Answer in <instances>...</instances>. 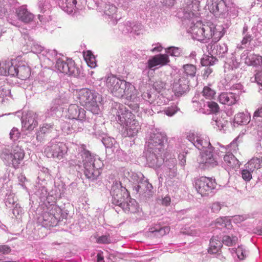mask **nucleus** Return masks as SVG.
I'll list each match as a JSON object with an SVG mask.
<instances>
[{
    "instance_id": "obj_1",
    "label": "nucleus",
    "mask_w": 262,
    "mask_h": 262,
    "mask_svg": "<svg viewBox=\"0 0 262 262\" xmlns=\"http://www.w3.org/2000/svg\"><path fill=\"white\" fill-rule=\"evenodd\" d=\"M187 139L199 150H203L198 158L199 167L202 169L213 168L218 165L217 157L225 152L215 149L211 145L209 138L198 132L190 131L186 134Z\"/></svg>"
},
{
    "instance_id": "obj_2",
    "label": "nucleus",
    "mask_w": 262,
    "mask_h": 262,
    "mask_svg": "<svg viewBox=\"0 0 262 262\" xmlns=\"http://www.w3.org/2000/svg\"><path fill=\"white\" fill-rule=\"evenodd\" d=\"M188 19L186 22L185 19H182V24L194 39L204 41L213 37V40L216 41L224 35L223 29L221 26L216 27L210 22L203 24L199 16L188 18Z\"/></svg>"
},
{
    "instance_id": "obj_3",
    "label": "nucleus",
    "mask_w": 262,
    "mask_h": 262,
    "mask_svg": "<svg viewBox=\"0 0 262 262\" xmlns=\"http://www.w3.org/2000/svg\"><path fill=\"white\" fill-rule=\"evenodd\" d=\"M106 85L111 93L117 98H122L123 96L127 100H129L128 107L133 111H138L139 107H142V103L140 105L136 102L140 100L138 97V91L134 85L125 80H121L116 76L110 75L106 79Z\"/></svg>"
},
{
    "instance_id": "obj_4",
    "label": "nucleus",
    "mask_w": 262,
    "mask_h": 262,
    "mask_svg": "<svg viewBox=\"0 0 262 262\" xmlns=\"http://www.w3.org/2000/svg\"><path fill=\"white\" fill-rule=\"evenodd\" d=\"M112 203L120 207L126 213H135L140 210V208L135 199L130 198L125 187L122 186L120 181L114 182L111 190Z\"/></svg>"
},
{
    "instance_id": "obj_5",
    "label": "nucleus",
    "mask_w": 262,
    "mask_h": 262,
    "mask_svg": "<svg viewBox=\"0 0 262 262\" xmlns=\"http://www.w3.org/2000/svg\"><path fill=\"white\" fill-rule=\"evenodd\" d=\"M79 151L83 159L84 175L91 181L96 180L101 173L100 169L103 165L102 162L98 156L92 155L86 150L84 145L79 147Z\"/></svg>"
},
{
    "instance_id": "obj_6",
    "label": "nucleus",
    "mask_w": 262,
    "mask_h": 262,
    "mask_svg": "<svg viewBox=\"0 0 262 262\" xmlns=\"http://www.w3.org/2000/svg\"><path fill=\"white\" fill-rule=\"evenodd\" d=\"M75 96L80 104L93 114L100 112L99 104L102 101L101 96L95 91L87 88L77 90Z\"/></svg>"
},
{
    "instance_id": "obj_7",
    "label": "nucleus",
    "mask_w": 262,
    "mask_h": 262,
    "mask_svg": "<svg viewBox=\"0 0 262 262\" xmlns=\"http://www.w3.org/2000/svg\"><path fill=\"white\" fill-rule=\"evenodd\" d=\"M138 95H139V94L138 92ZM141 96L142 99L141 101L140 96H138L140 100L136 102V103L140 105L141 103H142L143 105L142 106L144 108L140 106L139 110L138 111H134L135 112H138L140 110H141V111H143L146 114L148 113L149 114H151V112H153V106L156 105H162L166 104L167 102V99L162 95V94L159 95L152 89L143 93ZM135 103H136V102Z\"/></svg>"
},
{
    "instance_id": "obj_8",
    "label": "nucleus",
    "mask_w": 262,
    "mask_h": 262,
    "mask_svg": "<svg viewBox=\"0 0 262 262\" xmlns=\"http://www.w3.org/2000/svg\"><path fill=\"white\" fill-rule=\"evenodd\" d=\"M25 155L24 149L21 147L16 146L12 152L8 149H3L0 157L6 165H12L14 168H17L23 160Z\"/></svg>"
},
{
    "instance_id": "obj_9",
    "label": "nucleus",
    "mask_w": 262,
    "mask_h": 262,
    "mask_svg": "<svg viewBox=\"0 0 262 262\" xmlns=\"http://www.w3.org/2000/svg\"><path fill=\"white\" fill-rule=\"evenodd\" d=\"M237 149V144L235 141H233L227 147L221 146L220 149L216 150H223L225 152L221 154V156L217 157V159L224 156V161L225 164L229 168H235L239 167V161L233 155V152L236 151ZM219 161H218V164Z\"/></svg>"
},
{
    "instance_id": "obj_10",
    "label": "nucleus",
    "mask_w": 262,
    "mask_h": 262,
    "mask_svg": "<svg viewBox=\"0 0 262 262\" xmlns=\"http://www.w3.org/2000/svg\"><path fill=\"white\" fill-rule=\"evenodd\" d=\"M68 148L63 142L52 140L45 147L44 152L49 158L61 160L67 154Z\"/></svg>"
},
{
    "instance_id": "obj_11",
    "label": "nucleus",
    "mask_w": 262,
    "mask_h": 262,
    "mask_svg": "<svg viewBox=\"0 0 262 262\" xmlns=\"http://www.w3.org/2000/svg\"><path fill=\"white\" fill-rule=\"evenodd\" d=\"M55 68L60 72L70 76L76 77L79 74L74 60L60 54L56 61Z\"/></svg>"
},
{
    "instance_id": "obj_12",
    "label": "nucleus",
    "mask_w": 262,
    "mask_h": 262,
    "mask_svg": "<svg viewBox=\"0 0 262 262\" xmlns=\"http://www.w3.org/2000/svg\"><path fill=\"white\" fill-rule=\"evenodd\" d=\"M200 1L199 0H184L183 4V10L179 12L178 15L185 19V21H188V18L200 16L199 11L200 10Z\"/></svg>"
},
{
    "instance_id": "obj_13",
    "label": "nucleus",
    "mask_w": 262,
    "mask_h": 262,
    "mask_svg": "<svg viewBox=\"0 0 262 262\" xmlns=\"http://www.w3.org/2000/svg\"><path fill=\"white\" fill-rule=\"evenodd\" d=\"M116 121L123 126L127 124V122L135 118V115L126 106L122 104H116L111 111Z\"/></svg>"
},
{
    "instance_id": "obj_14",
    "label": "nucleus",
    "mask_w": 262,
    "mask_h": 262,
    "mask_svg": "<svg viewBox=\"0 0 262 262\" xmlns=\"http://www.w3.org/2000/svg\"><path fill=\"white\" fill-rule=\"evenodd\" d=\"M231 92L222 93L218 97L219 102L223 104L232 105L238 100L239 95L242 93L243 85L240 83L233 84Z\"/></svg>"
},
{
    "instance_id": "obj_15",
    "label": "nucleus",
    "mask_w": 262,
    "mask_h": 262,
    "mask_svg": "<svg viewBox=\"0 0 262 262\" xmlns=\"http://www.w3.org/2000/svg\"><path fill=\"white\" fill-rule=\"evenodd\" d=\"M26 70V74H21V78H25L29 76V68L25 66L17 67L13 64L11 60H6L0 62V75L15 76L18 74L19 72L21 73L22 70Z\"/></svg>"
},
{
    "instance_id": "obj_16",
    "label": "nucleus",
    "mask_w": 262,
    "mask_h": 262,
    "mask_svg": "<svg viewBox=\"0 0 262 262\" xmlns=\"http://www.w3.org/2000/svg\"><path fill=\"white\" fill-rule=\"evenodd\" d=\"M195 187L202 196L208 195L213 192L216 186L214 180L206 177H202L195 181Z\"/></svg>"
},
{
    "instance_id": "obj_17",
    "label": "nucleus",
    "mask_w": 262,
    "mask_h": 262,
    "mask_svg": "<svg viewBox=\"0 0 262 262\" xmlns=\"http://www.w3.org/2000/svg\"><path fill=\"white\" fill-rule=\"evenodd\" d=\"M166 141V135L164 133L156 132L151 133L148 140L147 148L158 150L159 152H163L164 148V143Z\"/></svg>"
},
{
    "instance_id": "obj_18",
    "label": "nucleus",
    "mask_w": 262,
    "mask_h": 262,
    "mask_svg": "<svg viewBox=\"0 0 262 262\" xmlns=\"http://www.w3.org/2000/svg\"><path fill=\"white\" fill-rule=\"evenodd\" d=\"M35 194L40 199L41 202L45 204L55 203L58 197L55 190H52L48 192L47 188L39 183L35 186Z\"/></svg>"
},
{
    "instance_id": "obj_19",
    "label": "nucleus",
    "mask_w": 262,
    "mask_h": 262,
    "mask_svg": "<svg viewBox=\"0 0 262 262\" xmlns=\"http://www.w3.org/2000/svg\"><path fill=\"white\" fill-rule=\"evenodd\" d=\"M194 106L199 109V111L203 114H209L218 112L219 107L217 103L214 101H205L202 99L199 101L198 97L195 96L192 100Z\"/></svg>"
},
{
    "instance_id": "obj_20",
    "label": "nucleus",
    "mask_w": 262,
    "mask_h": 262,
    "mask_svg": "<svg viewBox=\"0 0 262 262\" xmlns=\"http://www.w3.org/2000/svg\"><path fill=\"white\" fill-rule=\"evenodd\" d=\"M85 0H59V6L68 14L75 13L82 10L85 5Z\"/></svg>"
},
{
    "instance_id": "obj_21",
    "label": "nucleus",
    "mask_w": 262,
    "mask_h": 262,
    "mask_svg": "<svg viewBox=\"0 0 262 262\" xmlns=\"http://www.w3.org/2000/svg\"><path fill=\"white\" fill-rule=\"evenodd\" d=\"M162 152L158 151V150L156 151L155 150L146 148L144 155L147 164L149 167L157 168L162 165L164 162V159L162 156Z\"/></svg>"
},
{
    "instance_id": "obj_22",
    "label": "nucleus",
    "mask_w": 262,
    "mask_h": 262,
    "mask_svg": "<svg viewBox=\"0 0 262 262\" xmlns=\"http://www.w3.org/2000/svg\"><path fill=\"white\" fill-rule=\"evenodd\" d=\"M170 62L168 55L166 54H160L152 56L146 63V68L155 70L160 67L167 64Z\"/></svg>"
},
{
    "instance_id": "obj_23",
    "label": "nucleus",
    "mask_w": 262,
    "mask_h": 262,
    "mask_svg": "<svg viewBox=\"0 0 262 262\" xmlns=\"http://www.w3.org/2000/svg\"><path fill=\"white\" fill-rule=\"evenodd\" d=\"M38 114L29 112L21 120L22 128L24 130L31 131L38 125Z\"/></svg>"
},
{
    "instance_id": "obj_24",
    "label": "nucleus",
    "mask_w": 262,
    "mask_h": 262,
    "mask_svg": "<svg viewBox=\"0 0 262 262\" xmlns=\"http://www.w3.org/2000/svg\"><path fill=\"white\" fill-rule=\"evenodd\" d=\"M164 165L161 169L164 177H167L170 179L173 178L177 176V160L174 158H170L163 162Z\"/></svg>"
},
{
    "instance_id": "obj_25",
    "label": "nucleus",
    "mask_w": 262,
    "mask_h": 262,
    "mask_svg": "<svg viewBox=\"0 0 262 262\" xmlns=\"http://www.w3.org/2000/svg\"><path fill=\"white\" fill-rule=\"evenodd\" d=\"M189 79L185 76H180L178 79H175L172 85L173 91L177 95H182L189 88Z\"/></svg>"
},
{
    "instance_id": "obj_26",
    "label": "nucleus",
    "mask_w": 262,
    "mask_h": 262,
    "mask_svg": "<svg viewBox=\"0 0 262 262\" xmlns=\"http://www.w3.org/2000/svg\"><path fill=\"white\" fill-rule=\"evenodd\" d=\"M66 116L69 119L85 118L86 111L84 108L75 104L69 105Z\"/></svg>"
},
{
    "instance_id": "obj_27",
    "label": "nucleus",
    "mask_w": 262,
    "mask_h": 262,
    "mask_svg": "<svg viewBox=\"0 0 262 262\" xmlns=\"http://www.w3.org/2000/svg\"><path fill=\"white\" fill-rule=\"evenodd\" d=\"M256 155L245 165L250 170L253 172L262 167V147L260 145L256 147Z\"/></svg>"
},
{
    "instance_id": "obj_28",
    "label": "nucleus",
    "mask_w": 262,
    "mask_h": 262,
    "mask_svg": "<svg viewBox=\"0 0 262 262\" xmlns=\"http://www.w3.org/2000/svg\"><path fill=\"white\" fill-rule=\"evenodd\" d=\"M239 62L233 55L231 59L226 62L224 66V71L225 73H227V78L228 79L232 80L237 78V76H235V70L239 68Z\"/></svg>"
},
{
    "instance_id": "obj_29",
    "label": "nucleus",
    "mask_w": 262,
    "mask_h": 262,
    "mask_svg": "<svg viewBox=\"0 0 262 262\" xmlns=\"http://www.w3.org/2000/svg\"><path fill=\"white\" fill-rule=\"evenodd\" d=\"M208 4L205 7L206 9L213 13L215 16H220L223 14L225 9V3L222 0L207 1Z\"/></svg>"
},
{
    "instance_id": "obj_30",
    "label": "nucleus",
    "mask_w": 262,
    "mask_h": 262,
    "mask_svg": "<svg viewBox=\"0 0 262 262\" xmlns=\"http://www.w3.org/2000/svg\"><path fill=\"white\" fill-rule=\"evenodd\" d=\"M124 176L132 184L133 189L135 191V186L139 185L141 182H142L145 179V177L141 172H136L128 170H125L124 171Z\"/></svg>"
},
{
    "instance_id": "obj_31",
    "label": "nucleus",
    "mask_w": 262,
    "mask_h": 262,
    "mask_svg": "<svg viewBox=\"0 0 262 262\" xmlns=\"http://www.w3.org/2000/svg\"><path fill=\"white\" fill-rule=\"evenodd\" d=\"M117 8L113 4H106L104 7V14L105 18L110 19L112 24H116L117 21L121 18V15L117 13Z\"/></svg>"
},
{
    "instance_id": "obj_32",
    "label": "nucleus",
    "mask_w": 262,
    "mask_h": 262,
    "mask_svg": "<svg viewBox=\"0 0 262 262\" xmlns=\"http://www.w3.org/2000/svg\"><path fill=\"white\" fill-rule=\"evenodd\" d=\"M16 13L18 19L25 23H28L31 21L34 17L33 14L28 11L25 5L21 6L18 8L16 10Z\"/></svg>"
},
{
    "instance_id": "obj_33",
    "label": "nucleus",
    "mask_w": 262,
    "mask_h": 262,
    "mask_svg": "<svg viewBox=\"0 0 262 262\" xmlns=\"http://www.w3.org/2000/svg\"><path fill=\"white\" fill-rule=\"evenodd\" d=\"M123 127L125 128L126 135L129 137H133L136 135L140 129L139 123L136 120L135 118L128 121L127 124H125Z\"/></svg>"
},
{
    "instance_id": "obj_34",
    "label": "nucleus",
    "mask_w": 262,
    "mask_h": 262,
    "mask_svg": "<svg viewBox=\"0 0 262 262\" xmlns=\"http://www.w3.org/2000/svg\"><path fill=\"white\" fill-rule=\"evenodd\" d=\"M249 28L246 24H245L242 30L243 39L240 44H238L237 48L239 49H244L248 43H250L253 39L252 35L248 31Z\"/></svg>"
},
{
    "instance_id": "obj_35",
    "label": "nucleus",
    "mask_w": 262,
    "mask_h": 262,
    "mask_svg": "<svg viewBox=\"0 0 262 262\" xmlns=\"http://www.w3.org/2000/svg\"><path fill=\"white\" fill-rule=\"evenodd\" d=\"M222 247L221 237L218 236H213L210 241V246L208 252L211 254L217 253Z\"/></svg>"
},
{
    "instance_id": "obj_36",
    "label": "nucleus",
    "mask_w": 262,
    "mask_h": 262,
    "mask_svg": "<svg viewBox=\"0 0 262 262\" xmlns=\"http://www.w3.org/2000/svg\"><path fill=\"white\" fill-rule=\"evenodd\" d=\"M101 141L106 148L108 149H111L112 152H115L117 150L118 146L114 138L104 135V136L102 137Z\"/></svg>"
},
{
    "instance_id": "obj_37",
    "label": "nucleus",
    "mask_w": 262,
    "mask_h": 262,
    "mask_svg": "<svg viewBox=\"0 0 262 262\" xmlns=\"http://www.w3.org/2000/svg\"><path fill=\"white\" fill-rule=\"evenodd\" d=\"M170 229L168 226L161 227L160 225H157L154 227L149 229V232L153 234L154 236L160 237L169 233Z\"/></svg>"
},
{
    "instance_id": "obj_38",
    "label": "nucleus",
    "mask_w": 262,
    "mask_h": 262,
    "mask_svg": "<svg viewBox=\"0 0 262 262\" xmlns=\"http://www.w3.org/2000/svg\"><path fill=\"white\" fill-rule=\"evenodd\" d=\"M215 225L217 228H224L228 230L232 229L231 220L226 216L217 218L215 221Z\"/></svg>"
},
{
    "instance_id": "obj_39",
    "label": "nucleus",
    "mask_w": 262,
    "mask_h": 262,
    "mask_svg": "<svg viewBox=\"0 0 262 262\" xmlns=\"http://www.w3.org/2000/svg\"><path fill=\"white\" fill-rule=\"evenodd\" d=\"M46 205L47 207V211L46 212L50 214L53 217H56V220L58 221L61 211V209L57 206L55 203L46 204Z\"/></svg>"
},
{
    "instance_id": "obj_40",
    "label": "nucleus",
    "mask_w": 262,
    "mask_h": 262,
    "mask_svg": "<svg viewBox=\"0 0 262 262\" xmlns=\"http://www.w3.org/2000/svg\"><path fill=\"white\" fill-rule=\"evenodd\" d=\"M58 222L56 217H53L50 214L45 212L42 215V226L45 227H48L51 226H56Z\"/></svg>"
},
{
    "instance_id": "obj_41",
    "label": "nucleus",
    "mask_w": 262,
    "mask_h": 262,
    "mask_svg": "<svg viewBox=\"0 0 262 262\" xmlns=\"http://www.w3.org/2000/svg\"><path fill=\"white\" fill-rule=\"evenodd\" d=\"M184 72L181 75L182 76H185L186 78H193L195 76L196 68L193 64H186L183 67Z\"/></svg>"
},
{
    "instance_id": "obj_42",
    "label": "nucleus",
    "mask_w": 262,
    "mask_h": 262,
    "mask_svg": "<svg viewBox=\"0 0 262 262\" xmlns=\"http://www.w3.org/2000/svg\"><path fill=\"white\" fill-rule=\"evenodd\" d=\"M73 132H81L84 128V122L86 121L85 118H77L71 119Z\"/></svg>"
},
{
    "instance_id": "obj_43",
    "label": "nucleus",
    "mask_w": 262,
    "mask_h": 262,
    "mask_svg": "<svg viewBox=\"0 0 262 262\" xmlns=\"http://www.w3.org/2000/svg\"><path fill=\"white\" fill-rule=\"evenodd\" d=\"M250 116L244 113L237 114L234 118V123L238 125H245L249 122Z\"/></svg>"
},
{
    "instance_id": "obj_44",
    "label": "nucleus",
    "mask_w": 262,
    "mask_h": 262,
    "mask_svg": "<svg viewBox=\"0 0 262 262\" xmlns=\"http://www.w3.org/2000/svg\"><path fill=\"white\" fill-rule=\"evenodd\" d=\"M152 189V186L150 184L147 179H144L140 184L138 186H135V191L138 193H141L142 192H150Z\"/></svg>"
},
{
    "instance_id": "obj_45",
    "label": "nucleus",
    "mask_w": 262,
    "mask_h": 262,
    "mask_svg": "<svg viewBox=\"0 0 262 262\" xmlns=\"http://www.w3.org/2000/svg\"><path fill=\"white\" fill-rule=\"evenodd\" d=\"M237 240V236L231 233L230 235H223L221 241L222 245L224 244L227 246L230 247L234 246L236 244Z\"/></svg>"
},
{
    "instance_id": "obj_46",
    "label": "nucleus",
    "mask_w": 262,
    "mask_h": 262,
    "mask_svg": "<svg viewBox=\"0 0 262 262\" xmlns=\"http://www.w3.org/2000/svg\"><path fill=\"white\" fill-rule=\"evenodd\" d=\"M213 49L212 50V54L213 55H217L219 56L223 57L228 51L227 46L225 43L213 45ZM212 47V46H211V48Z\"/></svg>"
},
{
    "instance_id": "obj_47",
    "label": "nucleus",
    "mask_w": 262,
    "mask_h": 262,
    "mask_svg": "<svg viewBox=\"0 0 262 262\" xmlns=\"http://www.w3.org/2000/svg\"><path fill=\"white\" fill-rule=\"evenodd\" d=\"M211 123L212 125L214 126H216L219 129L221 130L224 129L228 122L224 118L222 117H218L215 115L213 117Z\"/></svg>"
},
{
    "instance_id": "obj_48",
    "label": "nucleus",
    "mask_w": 262,
    "mask_h": 262,
    "mask_svg": "<svg viewBox=\"0 0 262 262\" xmlns=\"http://www.w3.org/2000/svg\"><path fill=\"white\" fill-rule=\"evenodd\" d=\"M59 122L60 129L63 134L69 135L73 133L70 119L69 121L60 120Z\"/></svg>"
},
{
    "instance_id": "obj_49",
    "label": "nucleus",
    "mask_w": 262,
    "mask_h": 262,
    "mask_svg": "<svg viewBox=\"0 0 262 262\" xmlns=\"http://www.w3.org/2000/svg\"><path fill=\"white\" fill-rule=\"evenodd\" d=\"M5 205L8 208L13 207L16 204L17 199L15 194L11 192H7L4 199Z\"/></svg>"
},
{
    "instance_id": "obj_50",
    "label": "nucleus",
    "mask_w": 262,
    "mask_h": 262,
    "mask_svg": "<svg viewBox=\"0 0 262 262\" xmlns=\"http://www.w3.org/2000/svg\"><path fill=\"white\" fill-rule=\"evenodd\" d=\"M213 54L211 56L204 55L202 58L201 63L203 66L208 67L214 64L217 60L213 57Z\"/></svg>"
},
{
    "instance_id": "obj_51",
    "label": "nucleus",
    "mask_w": 262,
    "mask_h": 262,
    "mask_svg": "<svg viewBox=\"0 0 262 262\" xmlns=\"http://www.w3.org/2000/svg\"><path fill=\"white\" fill-rule=\"evenodd\" d=\"M84 57L89 67L91 68L96 67L95 57L91 51H88L86 53H84Z\"/></svg>"
},
{
    "instance_id": "obj_52",
    "label": "nucleus",
    "mask_w": 262,
    "mask_h": 262,
    "mask_svg": "<svg viewBox=\"0 0 262 262\" xmlns=\"http://www.w3.org/2000/svg\"><path fill=\"white\" fill-rule=\"evenodd\" d=\"M70 98V93L62 92L60 93L59 95L54 100V103L58 105L62 104L67 103L68 102Z\"/></svg>"
},
{
    "instance_id": "obj_53",
    "label": "nucleus",
    "mask_w": 262,
    "mask_h": 262,
    "mask_svg": "<svg viewBox=\"0 0 262 262\" xmlns=\"http://www.w3.org/2000/svg\"><path fill=\"white\" fill-rule=\"evenodd\" d=\"M152 90L159 95L163 94V92L166 89V83L161 80H158L155 81L153 84Z\"/></svg>"
},
{
    "instance_id": "obj_54",
    "label": "nucleus",
    "mask_w": 262,
    "mask_h": 262,
    "mask_svg": "<svg viewBox=\"0 0 262 262\" xmlns=\"http://www.w3.org/2000/svg\"><path fill=\"white\" fill-rule=\"evenodd\" d=\"M249 52L247 50H245L241 54V58L244 61L245 64L248 66H253L254 59L252 58L254 54L248 55Z\"/></svg>"
},
{
    "instance_id": "obj_55",
    "label": "nucleus",
    "mask_w": 262,
    "mask_h": 262,
    "mask_svg": "<svg viewBox=\"0 0 262 262\" xmlns=\"http://www.w3.org/2000/svg\"><path fill=\"white\" fill-rule=\"evenodd\" d=\"M39 9L42 14L49 11L51 7L49 0H40L38 4Z\"/></svg>"
},
{
    "instance_id": "obj_56",
    "label": "nucleus",
    "mask_w": 262,
    "mask_h": 262,
    "mask_svg": "<svg viewBox=\"0 0 262 262\" xmlns=\"http://www.w3.org/2000/svg\"><path fill=\"white\" fill-rule=\"evenodd\" d=\"M203 96L208 100H211L213 98L215 92V91L208 86H204L202 91Z\"/></svg>"
},
{
    "instance_id": "obj_57",
    "label": "nucleus",
    "mask_w": 262,
    "mask_h": 262,
    "mask_svg": "<svg viewBox=\"0 0 262 262\" xmlns=\"http://www.w3.org/2000/svg\"><path fill=\"white\" fill-rule=\"evenodd\" d=\"M166 52L171 56L179 57L181 55L182 50L180 48L170 47L166 49Z\"/></svg>"
},
{
    "instance_id": "obj_58",
    "label": "nucleus",
    "mask_w": 262,
    "mask_h": 262,
    "mask_svg": "<svg viewBox=\"0 0 262 262\" xmlns=\"http://www.w3.org/2000/svg\"><path fill=\"white\" fill-rule=\"evenodd\" d=\"M236 253L239 259L243 260L248 255V251L243 246H241L236 249Z\"/></svg>"
},
{
    "instance_id": "obj_59",
    "label": "nucleus",
    "mask_w": 262,
    "mask_h": 262,
    "mask_svg": "<svg viewBox=\"0 0 262 262\" xmlns=\"http://www.w3.org/2000/svg\"><path fill=\"white\" fill-rule=\"evenodd\" d=\"M9 135L10 139L13 142H15L20 137V133L17 128L14 127L11 129Z\"/></svg>"
},
{
    "instance_id": "obj_60",
    "label": "nucleus",
    "mask_w": 262,
    "mask_h": 262,
    "mask_svg": "<svg viewBox=\"0 0 262 262\" xmlns=\"http://www.w3.org/2000/svg\"><path fill=\"white\" fill-rule=\"evenodd\" d=\"M253 172V171L250 170L247 166L245 165V168L241 170V175L242 178L245 181H249L252 179V173Z\"/></svg>"
},
{
    "instance_id": "obj_61",
    "label": "nucleus",
    "mask_w": 262,
    "mask_h": 262,
    "mask_svg": "<svg viewBox=\"0 0 262 262\" xmlns=\"http://www.w3.org/2000/svg\"><path fill=\"white\" fill-rule=\"evenodd\" d=\"M44 53L43 55L46 56L49 60H53V58H55L56 61L57 58L59 57V54L58 55L57 52L55 50H45Z\"/></svg>"
},
{
    "instance_id": "obj_62",
    "label": "nucleus",
    "mask_w": 262,
    "mask_h": 262,
    "mask_svg": "<svg viewBox=\"0 0 262 262\" xmlns=\"http://www.w3.org/2000/svg\"><path fill=\"white\" fill-rule=\"evenodd\" d=\"M53 128V125L51 124H44L40 128L39 130L37 133V138L41 135L49 133Z\"/></svg>"
},
{
    "instance_id": "obj_63",
    "label": "nucleus",
    "mask_w": 262,
    "mask_h": 262,
    "mask_svg": "<svg viewBox=\"0 0 262 262\" xmlns=\"http://www.w3.org/2000/svg\"><path fill=\"white\" fill-rule=\"evenodd\" d=\"M251 80L256 82L258 85L261 87V88H259V89L262 90V69L257 71L254 75V77L251 78Z\"/></svg>"
},
{
    "instance_id": "obj_64",
    "label": "nucleus",
    "mask_w": 262,
    "mask_h": 262,
    "mask_svg": "<svg viewBox=\"0 0 262 262\" xmlns=\"http://www.w3.org/2000/svg\"><path fill=\"white\" fill-rule=\"evenodd\" d=\"M45 48L38 43L34 42L31 46V51L35 54H42L44 55Z\"/></svg>"
}]
</instances>
